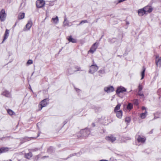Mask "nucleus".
<instances>
[{"label": "nucleus", "mask_w": 161, "mask_h": 161, "mask_svg": "<svg viewBox=\"0 0 161 161\" xmlns=\"http://www.w3.org/2000/svg\"><path fill=\"white\" fill-rule=\"evenodd\" d=\"M138 14L139 16H142L145 14H146L144 8L139 9L138 11Z\"/></svg>", "instance_id": "14"}, {"label": "nucleus", "mask_w": 161, "mask_h": 161, "mask_svg": "<svg viewBox=\"0 0 161 161\" xmlns=\"http://www.w3.org/2000/svg\"><path fill=\"white\" fill-rule=\"evenodd\" d=\"M147 110H145V111L144 113H142L140 114V117L142 119L145 118L147 115Z\"/></svg>", "instance_id": "21"}, {"label": "nucleus", "mask_w": 161, "mask_h": 161, "mask_svg": "<svg viewBox=\"0 0 161 161\" xmlns=\"http://www.w3.org/2000/svg\"><path fill=\"white\" fill-rule=\"evenodd\" d=\"M48 100V99H45L41 102L40 103V108L39 109V110H41L43 107L46 106L48 104L47 102Z\"/></svg>", "instance_id": "4"}, {"label": "nucleus", "mask_w": 161, "mask_h": 161, "mask_svg": "<svg viewBox=\"0 0 161 161\" xmlns=\"http://www.w3.org/2000/svg\"><path fill=\"white\" fill-rule=\"evenodd\" d=\"M92 125H93L94 126V123H92Z\"/></svg>", "instance_id": "52"}, {"label": "nucleus", "mask_w": 161, "mask_h": 161, "mask_svg": "<svg viewBox=\"0 0 161 161\" xmlns=\"http://www.w3.org/2000/svg\"><path fill=\"white\" fill-rule=\"evenodd\" d=\"M127 108L128 109H131L133 108L132 104L131 103H129L127 107Z\"/></svg>", "instance_id": "32"}, {"label": "nucleus", "mask_w": 161, "mask_h": 161, "mask_svg": "<svg viewBox=\"0 0 161 161\" xmlns=\"http://www.w3.org/2000/svg\"><path fill=\"white\" fill-rule=\"evenodd\" d=\"M75 70L73 69L72 66H70L67 70V75H70L72 74L75 72Z\"/></svg>", "instance_id": "9"}, {"label": "nucleus", "mask_w": 161, "mask_h": 161, "mask_svg": "<svg viewBox=\"0 0 161 161\" xmlns=\"http://www.w3.org/2000/svg\"><path fill=\"white\" fill-rule=\"evenodd\" d=\"M52 20L55 24H57L58 22V19L57 16H56V17L55 18H52Z\"/></svg>", "instance_id": "29"}, {"label": "nucleus", "mask_w": 161, "mask_h": 161, "mask_svg": "<svg viewBox=\"0 0 161 161\" xmlns=\"http://www.w3.org/2000/svg\"><path fill=\"white\" fill-rule=\"evenodd\" d=\"M12 161V160L11 159H9L8 160H3V161Z\"/></svg>", "instance_id": "47"}, {"label": "nucleus", "mask_w": 161, "mask_h": 161, "mask_svg": "<svg viewBox=\"0 0 161 161\" xmlns=\"http://www.w3.org/2000/svg\"><path fill=\"white\" fill-rule=\"evenodd\" d=\"M69 158V157H68V158ZM67 159V158H66L65 159Z\"/></svg>", "instance_id": "53"}, {"label": "nucleus", "mask_w": 161, "mask_h": 161, "mask_svg": "<svg viewBox=\"0 0 161 161\" xmlns=\"http://www.w3.org/2000/svg\"><path fill=\"white\" fill-rule=\"evenodd\" d=\"M39 135H40V133H38V134L37 136L36 137H38V136H39Z\"/></svg>", "instance_id": "49"}, {"label": "nucleus", "mask_w": 161, "mask_h": 161, "mask_svg": "<svg viewBox=\"0 0 161 161\" xmlns=\"http://www.w3.org/2000/svg\"><path fill=\"white\" fill-rule=\"evenodd\" d=\"M127 24H129V23H127Z\"/></svg>", "instance_id": "54"}, {"label": "nucleus", "mask_w": 161, "mask_h": 161, "mask_svg": "<svg viewBox=\"0 0 161 161\" xmlns=\"http://www.w3.org/2000/svg\"><path fill=\"white\" fill-rule=\"evenodd\" d=\"M9 31L8 29H6L5 34H4V36L2 42L3 43V42L8 38L9 35Z\"/></svg>", "instance_id": "13"}, {"label": "nucleus", "mask_w": 161, "mask_h": 161, "mask_svg": "<svg viewBox=\"0 0 161 161\" xmlns=\"http://www.w3.org/2000/svg\"><path fill=\"white\" fill-rule=\"evenodd\" d=\"M73 69L75 70V72H76L80 70V67L78 66H72Z\"/></svg>", "instance_id": "31"}, {"label": "nucleus", "mask_w": 161, "mask_h": 161, "mask_svg": "<svg viewBox=\"0 0 161 161\" xmlns=\"http://www.w3.org/2000/svg\"><path fill=\"white\" fill-rule=\"evenodd\" d=\"M73 156V154H71L70 155V157H72V156Z\"/></svg>", "instance_id": "50"}, {"label": "nucleus", "mask_w": 161, "mask_h": 161, "mask_svg": "<svg viewBox=\"0 0 161 161\" xmlns=\"http://www.w3.org/2000/svg\"><path fill=\"white\" fill-rule=\"evenodd\" d=\"M7 14L5 13L4 9H2L0 12V19L1 21H5Z\"/></svg>", "instance_id": "2"}, {"label": "nucleus", "mask_w": 161, "mask_h": 161, "mask_svg": "<svg viewBox=\"0 0 161 161\" xmlns=\"http://www.w3.org/2000/svg\"><path fill=\"white\" fill-rule=\"evenodd\" d=\"M105 139L107 141L113 143L116 140V138L113 135H111L106 137Z\"/></svg>", "instance_id": "6"}, {"label": "nucleus", "mask_w": 161, "mask_h": 161, "mask_svg": "<svg viewBox=\"0 0 161 161\" xmlns=\"http://www.w3.org/2000/svg\"><path fill=\"white\" fill-rule=\"evenodd\" d=\"M126 90L125 87L120 86L118 88L116 91V92L117 94H119L120 93H122L123 92H126Z\"/></svg>", "instance_id": "10"}, {"label": "nucleus", "mask_w": 161, "mask_h": 161, "mask_svg": "<svg viewBox=\"0 0 161 161\" xmlns=\"http://www.w3.org/2000/svg\"><path fill=\"white\" fill-rule=\"evenodd\" d=\"M136 138L138 142L143 143L146 140V138L144 136H142L140 135L139 132L137 133L136 136Z\"/></svg>", "instance_id": "1"}, {"label": "nucleus", "mask_w": 161, "mask_h": 161, "mask_svg": "<svg viewBox=\"0 0 161 161\" xmlns=\"http://www.w3.org/2000/svg\"><path fill=\"white\" fill-rule=\"evenodd\" d=\"M130 121V118L129 117H126L125 119V121L127 123H129Z\"/></svg>", "instance_id": "38"}, {"label": "nucleus", "mask_w": 161, "mask_h": 161, "mask_svg": "<svg viewBox=\"0 0 161 161\" xmlns=\"http://www.w3.org/2000/svg\"><path fill=\"white\" fill-rule=\"evenodd\" d=\"M161 92V89H158V93L159 95H160V96H161V94H160Z\"/></svg>", "instance_id": "41"}, {"label": "nucleus", "mask_w": 161, "mask_h": 161, "mask_svg": "<svg viewBox=\"0 0 161 161\" xmlns=\"http://www.w3.org/2000/svg\"><path fill=\"white\" fill-rule=\"evenodd\" d=\"M88 23V21L86 20H84L81 21L80 23L78 25H80L82 24L83 23Z\"/></svg>", "instance_id": "36"}, {"label": "nucleus", "mask_w": 161, "mask_h": 161, "mask_svg": "<svg viewBox=\"0 0 161 161\" xmlns=\"http://www.w3.org/2000/svg\"><path fill=\"white\" fill-rule=\"evenodd\" d=\"M117 41V39L115 38H113L112 39H109L108 40V41L110 43H114Z\"/></svg>", "instance_id": "25"}, {"label": "nucleus", "mask_w": 161, "mask_h": 161, "mask_svg": "<svg viewBox=\"0 0 161 161\" xmlns=\"http://www.w3.org/2000/svg\"><path fill=\"white\" fill-rule=\"evenodd\" d=\"M98 68V67L97 65L93 64L90 66V69L89 70V72L92 74H93L97 70Z\"/></svg>", "instance_id": "5"}, {"label": "nucleus", "mask_w": 161, "mask_h": 161, "mask_svg": "<svg viewBox=\"0 0 161 161\" xmlns=\"http://www.w3.org/2000/svg\"><path fill=\"white\" fill-rule=\"evenodd\" d=\"M116 113L117 117L119 118H121L122 115V112L121 110L117 111L115 112Z\"/></svg>", "instance_id": "20"}, {"label": "nucleus", "mask_w": 161, "mask_h": 161, "mask_svg": "<svg viewBox=\"0 0 161 161\" xmlns=\"http://www.w3.org/2000/svg\"><path fill=\"white\" fill-rule=\"evenodd\" d=\"M145 70H146V69L145 68V67H143V70L141 73V75H142V78L141 79V80L142 79L144 78Z\"/></svg>", "instance_id": "28"}, {"label": "nucleus", "mask_w": 161, "mask_h": 161, "mask_svg": "<svg viewBox=\"0 0 161 161\" xmlns=\"http://www.w3.org/2000/svg\"><path fill=\"white\" fill-rule=\"evenodd\" d=\"M156 63L157 66H161V57L158 60L157 59L155 61Z\"/></svg>", "instance_id": "24"}, {"label": "nucleus", "mask_w": 161, "mask_h": 161, "mask_svg": "<svg viewBox=\"0 0 161 161\" xmlns=\"http://www.w3.org/2000/svg\"><path fill=\"white\" fill-rule=\"evenodd\" d=\"M33 63V61L31 59H30L28 61L27 64H31Z\"/></svg>", "instance_id": "39"}, {"label": "nucleus", "mask_w": 161, "mask_h": 161, "mask_svg": "<svg viewBox=\"0 0 161 161\" xmlns=\"http://www.w3.org/2000/svg\"><path fill=\"white\" fill-rule=\"evenodd\" d=\"M25 17V13H20L18 16V19H23Z\"/></svg>", "instance_id": "26"}, {"label": "nucleus", "mask_w": 161, "mask_h": 161, "mask_svg": "<svg viewBox=\"0 0 161 161\" xmlns=\"http://www.w3.org/2000/svg\"><path fill=\"white\" fill-rule=\"evenodd\" d=\"M32 25V22L31 20H29L27 23L25 25L27 29H24V31H26L27 30H30V29Z\"/></svg>", "instance_id": "11"}, {"label": "nucleus", "mask_w": 161, "mask_h": 161, "mask_svg": "<svg viewBox=\"0 0 161 161\" xmlns=\"http://www.w3.org/2000/svg\"><path fill=\"white\" fill-rule=\"evenodd\" d=\"M25 139L26 141H28L30 140V138L26 137H25Z\"/></svg>", "instance_id": "42"}, {"label": "nucleus", "mask_w": 161, "mask_h": 161, "mask_svg": "<svg viewBox=\"0 0 161 161\" xmlns=\"http://www.w3.org/2000/svg\"><path fill=\"white\" fill-rule=\"evenodd\" d=\"M82 130H84V131H83V134H86V136H83V137H86L88 136L90 134V131L89 129H85Z\"/></svg>", "instance_id": "15"}, {"label": "nucleus", "mask_w": 161, "mask_h": 161, "mask_svg": "<svg viewBox=\"0 0 161 161\" xmlns=\"http://www.w3.org/2000/svg\"><path fill=\"white\" fill-rule=\"evenodd\" d=\"M63 25L64 26L69 25L68 21L67 20V18L66 15L64 17V21L63 22Z\"/></svg>", "instance_id": "22"}, {"label": "nucleus", "mask_w": 161, "mask_h": 161, "mask_svg": "<svg viewBox=\"0 0 161 161\" xmlns=\"http://www.w3.org/2000/svg\"><path fill=\"white\" fill-rule=\"evenodd\" d=\"M2 94L7 97H10L11 96L10 93L7 90H5L2 93Z\"/></svg>", "instance_id": "19"}, {"label": "nucleus", "mask_w": 161, "mask_h": 161, "mask_svg": "<svg viewBox=\"0 0 161 161\" xmlns=\"http://www.w3.org/2000/svg\"><path fill=\"white\" fill-rule=\"evenodd\" d=\"M76 91L78 92V91H79L80 90L78 89H76Z\"/></svg>", "instance_id": "48"}, {"label": "nucleus", "mask_w": 161, "mask_h": 161, "mask_svg": "<svg viewBox=\"0 0 161 161\" xmlns=\"http://www.w3.org/2000/svg\"><path fill=\"white\" fill-rule=\"evenodd\" d=\"M142 89V86L139 84L138 86V91H141Z\"/></svg>", "instance_id": "37"}, {"label": "nucleus", "mask_w": 161, "mask_h": 161, "mask_svg": "<svg viewBox=\"0 0 161 161\" xmlns=\"http://www.w3.org/2000/svg\"><path fill=\"white\" fill-rule=\"evenodd\" d=\"M8 113L10 115H12L15 114V113L12 110L9 109L7 110Z\"/></svg>", "instance_id": "33"}, {"label": "nucleus", "mask_w": 161, "mask_h": 161, "mask_svg": "<svg viewBox=\"0 0 161 161\" xmlns=\"http://www.w3.org/2000/svg\"><path fill=\"white\" fill-rule=\"evenodd\" d=\"M118 56L119 57H120L121 56L119 55H118Z\"/></svg>", "instance_id": "51"}, {"label": "nucleus", "mask_w": 161, "mask_h": 161, "mask_svg": "<svg viewBox=\"0 0 161 161\" xmlns=\"http://www.w3.org/2000/svg\"><path fill=\"white\" fill-rule=\"evenodd\" d=\"M137 95L141 97V98L144 99L145 98L144 95L141 91H138Z\"/></svg>", "instance_id": "30"}, {"label": "nucleus", "mask_w": 161, "mask_h": 161, "mask_svg": "<svg viewBox=\"0 0 161 161\" xmlns=\"http://www.w3.org/2000/svg\"><path fill=\"white\" fill-rule=\"evenodd\" d=\"M133 102L134 104L136 105H138L139 104L138 100L137 99H134Z\"/></svg>", "instance_id": "35"}, {"label": "nucleus", "mask_w": 161, "mask_h": 161, "mask_svg": "<svg viewBox=\"0 0 161 161\" xmlns=\"http://www.w3.org/2000/svg\"><path fill=\"white\" fill-rule=\"evenodd\" d=\"M142 110H146V108L145 107H144V106H142Z\"/></svg>", "instance_id": "43"}, {"label": "nucleus", "mask_w": 161, "mask_h": 161, "mask_svg": "<svg viewBox=\"0 0 161 161\" xmlns=\"http://www.w3.org/2000/svg\"><path fill=\"white\" fill-rule=\"evenodd\" d=\"M45 1L43 0H38L36 2V5L37 8H42L45 5Z\"/></svg>", "instance_id": "3"}, {"label": "nucleus", "mask_w": 161, "mask_h": 161, "mask_svg": "<svg viewBox=\"0 0 161 161\" xmlns=\"http://www.w3.org/2000/svg\"><path fill=\"white\" fill-rule=\"evenodd\" d=\"M50 148H48V149H47V151L48 152H49V153L50 152Z\"/></svg>", "instance_id": "46"}, {"label": "nucleus", "mask_w": 161, "mask_h": 161, "mask_svg": "<svg viewBox=\"0 0 161 161\" xmlns=\"http://www.w3.org/2000/svg\"><path fill=\"white\" fill-rule=\"evenodd\" d=\"M143 8L146 13L147 12L151 13L153 9V8L151 6H147Z\"/></svg>", "instance_id": "12"}, {"label": "nucleus", "mask_w": 161, "mask_h": 161, "mask_svg": "<svg viewBox=\"0 0 161 161\" xmlns=\"http://www.w3.org/2000/svg\"><path fill=\"white\" fill-rule=\"evenodd\" d=\"M98 47V44L96 43V42L94 43L92 46L90 50L88 52L91 53H93L97 49Z\"/></svg>", "instance_id": "7"}, {"label": "nucleus", "mask_w": 161, "mask_h": 161, "mask_svg": "<svg viewBox=\"0 0 161 161\" xmlns=\"http://www.w3.org/2000/svg\"><path fill=\"white\" fill-rule=\"evenodd\" d=\"M104 91L108 93H109L114 91V89L113 86H110L105 87L104 88Z\"/></svg>", "instance_id": "8"}, {"label": "nucleus", "mask_w": 161, "mask_h": 161, "mask_svg": "<svg viewBox=\"0 0 161 161\" xmlns=\"http://www.w3.org/2000/svg\"><path fill=\"white\" fill-rule=\"evenodd\" d=\"M159 58V56L158 55H156V59H157V58Z\"/></svg>", "instance_id": "44"}, {"label": "nucleus", "mask_w": 161, "mask_h": 161, "mask_svg": "<svg viewBox=\"0 0 161 161\" xmlns=\"http://www.w3.org/2000/svg\"><path fill=\"white\" fill-rule=\"evenodd\" d=\"M120 106H121L120 104V103L118 104L114 108V112H117V111H118V110L120 108Z\"/></svg>", "instance_id": "27"}, {"label": "nucleus", "mask_w": 161, "mask_h": 161, "mask_svg": "<svg viewBox=\"0 0 161 161\" xmlns=\"http://www.w3.org/2000/svg\"><path fill=\"white\" fill-rule=\"evenodd\" d=\"M84 131V130H81L79 132L77 133L76 134V135L78 137L80 138L81 137H83V136H86V134H83V132Z\"/></svg>", "instance_id": "16"}, {"label": "nucleus", "mask_w": 161, "mask_h": 161, "mask_svg": "<svg viewBox=\"0 0 161 161\" xmlns=\"http://www.w3.org/2000/svg\"><path fill=\"white\" fill-rule=\"evenodd\" d=\"M8 150V148L7 147H2L0 148V154L5 153Z\"/></svg>", "instance_id": "17"}, {"label": "nucleus", "mask_w": 161, "mask_h": 161, "mask_svg": "<svg viewBox=\"0 0 161 161\" xmlns=\"http://www.w3.org/2000/svg\"><path fill=\"white\" fill-rule=\"evenodd\" d=\"M105 73V71L103 69H101L98 72V73L99 74V76H101V74H103Z\"/></svg>", "instance_id": "34"}, {"label": "nucleus", "mask_w": 161, "mask_h": 161, "mask_svg": "<svg viewBox=\"0 0 161 161\" xmlns=\"http://www.w3.org/2000/svg\"><path fill=\"white\" fill-rule=\"evenodd\" d=\"M39 158L38 155H37L34 157V161H37V160Z\"/></svg>", "instance_id": "40"}, {"label": "nucleus", "mask_w": 161, "mask_h": 161, "mask_svg": "<svg viewBox=\"0 0 161 161\" xmlns=\"http://www.w3.org/2000/svg\"><path fill=\"white\" fill-rule=\"evenodd\" d=\"M67 39L69 42H71L74 43H76L77 42L76 39L73 38L71 36L68 37Z\"/></svg>", "instance_id": "18"}, {"label": "nucleus", "mask_w": 161, "mask_h": 161, "mask_svg": "<svg viewBox=\"0 0 161 161\" xmlns=\"http://www.w3.org/2000/svg\"><path fill=\"white\" fill-rule=\"evenodd\" d=\"M17 22H16L15 23V24L14 25V27H15L16 26V24H17Z\"/></svg>", "instance_id": "45"}, {"label": "nucleus", "mask_w": 161, "mask_h": 161, "mask_svg": "<svg viewBox=\"0 0 161 161\" xmlns=\"http://www.w3.org/2000/svg\"><path fill=\"white\" fill-rule=\"evenodd\" d=\"M32 156V153L31 152H29L28 153L25 154V157L28 159H30Z\"/></svg>", "instance_id": "23"}]
</instances>
